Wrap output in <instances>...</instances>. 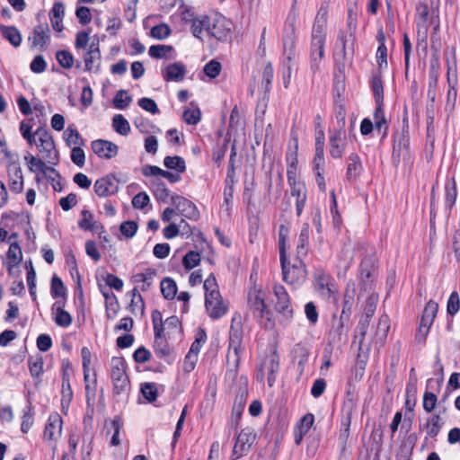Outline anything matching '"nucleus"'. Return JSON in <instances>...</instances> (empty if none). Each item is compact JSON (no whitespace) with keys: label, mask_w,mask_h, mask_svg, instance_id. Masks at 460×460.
<instances>
[{"label":"nucleus","mask_w":460,"mask_h":460,"mask_svg":"<svg viewBox=\"0 0 460 460\" xmlns=\"http://www.w3.org/2000/svg\"><path fill=\"white\" fill-rule=\"evenodd\" d=\"M296 29L294 25V22H290L285 28V35L283 39V49L284 55L287 57L288 60H291L296 54Z\"/></svg>","instance_id":"nucleus-20"},{"label":"nucleus","mask_w":460,"mask_h":460,"mask_svg":"<svg viewBox=\"0 0 460 460\" xmlns=\"http://www.w3.org/2000/svg\"><path fill=\"white\" fill-rule=\"evenodd\" d=\"M82 219L78 222V226L85 231L98 232L102 229L99 222L93 220V214L88 210H83L81 213Z\"/></svg>","instance_id":"nucleus-30"},{"label":"nucleus","mask_w":460,"mask_h":460,"mask_svg":"<svg viewBox=\"0 0 460 460\" xmlns=\"http://www.w3.org/2000/svg\"><path fill=\"white\" fill-rule=\"evenodd\" d=\"M58 64L64 68H71L74 66V57L68 50H59L56 54Z\"/></svg>","instance_id":"nucleus-51"},{"label":"nucleus","mask_w":460,"mask_h":460,"mask_svg":"<svg viewBox=\"0 0 460 460\" xmlns=\"http://www.w3.org/2000/svg\"><path fill=\"white\" fill-rule=\"evenodd\" d=\"M161 292L165 299H173L177 294V286L173 279L165 278L161 281Z\"/></svg>","instance_id":"nucleus-41"},{"label":"nucleus","mask_w":460,"mask_h":460,"mask_svg":"<svg viewBox=\"0 0 460 460\" xmlns=\"http://www.w3.org/2000/svg\"><path fill=\"white\" fill-rule=\"evenodd\" d=\"M354 248L351 245H345L341 250L339 258V267L346 271L354 260Z\"/></svg>","instance_id":"nucleus-38"},{"label":"nucleus","mask_w":460,"mask_h":460,"mask_svg":"<svg viewBox=\"0 0 460 460\" xmlns=\"http://www.w3.org/2000/svg\"><path fill=\"white\" fill-rule=\"evenodd\" d=\"M137 224L135 221H125L119 226L120 233L127 238H132L137 231Z\"/></svg>","instance_id":"nucleus-61"},{"label":"nucleus","mask_w":460,"mask_h":460,"mask_svg":"<svg viewBox=\"0 0 460 460\" xmlns=\"http://www.w3.org/2000/svg\"><path fill=\"white\" fill-rule=\"evenodd\" d=\"M65 302L57 301L52 305L53 319L57 325L67 328L71 325L73 318L71 314L64 309Z\"/></svg>","instance_id":"nucleus-22"},{"label":"nucleus","mask_w":460,"mask_h":460,"mask_svg":"<svg viewBox=\"0 0 460 460\" xmlns=\"http://www.w3.org/2000/svg\"><path fill=\"white\" fill-rule=\"evenodd\" d=\"M50 40V30L48 23L39 24L34 27L28 41L31 49L44 50L48 48Z\"/></svg>","instance_id":"nucleus-14"},{"label":"nucleus","mask_w":460,"mask_h":460,"mask_svg":"<svg viewBox=\"0 0 460 460\" xmlns=\"http://www.w3.org/2000/svg\"><path fill=\"white\" fill-rule=\"evenodd\" d=\"M181 331V322L180 319L176 315H172L164 321L162 324V329L159 332V334L166 336L170 338L171 336L180 332Z\"/></svg>","instance_id":"nucleus-29"},{"label":"nucleus","mask_w":460,"mask_h":460,"mask_svg":"<svg viewBox=\"0 0 460 460\" xmlns=\"http://www.w3.org/2000/svg\"><path fill=\"white\" fill-rule=\"evenodd\" d=\"M206 332L203 330H199L197 332L195 341L192 342L188 353L195 354L196 357H198V354L200 351L201 347L206 343Z\"/></svg>","instance_id":"nucleus-54"},{"label":"nucleus","mask_w":460,"mask_h":460,"mask_svg":"<svg viewBox=\"0 0 460 460\" xmlns=\"http://www.w3.org/2000/svg\"><path fill=\"white\" fill-rule=\"evenodd\" d=\"M162 75L165 81L180 82L185 77L186 68L181 63L175 62L168 65L162 72Z\"/></svg>","instance_id":"nucleus-25"},{"label":"nucleus","mask_w":460,"mask_h":460,"mask_svg":"<svg viewBox=\"0 0 460 460\" xmlns=\"http://www.w3.org/2000/svg\"><path fill=\"white\" fill-rule=\"evenodd\" d=\"M150 34L155 39L164 40L171 34V29L167 24L161 23L154 26L151 29Z\"/></svg>","instance_id":"nucleus-56"},{"label":"nucleus","mask_w":460,"mask_h":460,"mask_svg":"<svg viewBox=\"0 0 460 460\" xmlns=\"http://www.w3.org/2000/svg\"><path fill=\"white\" fill-rule=\"evenodd\" d=\"M51 295L53 297H65L66 288L60 278L54 276L51 279Z\"/></svg>","instance_id":"nucleus-57"},{"label":"nucleus","mask_w":460,"mask_h":460,"mask_svg":"<svg viewBox=\"0 0 460 460\" xmlns=\"http://www.w3.org/2000/svg\"><path fill=\"white\" fill-rule=\"evenodd\" d=\"M156 271L153 269H147L145 272L137 273L132 277L135 283H142V290H147L153 283Z\"/></svg>","instance_id":"nucleus-35"},{"label":"nucleus","mask_w":460,"mask_h":460,"mask_svg":"<svg viewBox=\"0 0 460 460\" xmlns=\"http://www.w3.org/2000/svg\"><path fill=\"white\" fill-rule=\"evenodd\" d=\"M93 151L101 158L111 159L118 154V146L111 141L98 139L92 142Z\"/></svg>","instance_id":"nucleus-19"},{"label":"nucleus","mask_w":460,"mask_h":460,"mask_svg":"<svg viewBox=\"0 0 460 460\" xmlns=\"http://www.w3.org/2000/svg\"><path fill=\"white\" fill-rule=\"evenodd\" d=\"M172 48L167 45H153L149 48L148 54L154 58H164Z\"/></svg>","instance_id":"nucleus-59"},{"label":"nucleus","mask_w":460,"mask_h":460,"mask_svg":"<svg viewBox=\"0 0 460 460\" xmlns=\"http://www.w3.org/2000/svg\"><path fill=\"white\" fill-rule=\"evenodd\" d=\"M345 131L336 130L330 137V154L333 158H341L344 152Z\"/></svg>","instance_id":"nucleus-24"},{"label":"nucleus","mask_w":460,"mask_h":460,"mask_svg":"<svg viewBox=\"0 0 460 460\" xmlns=\"http://www.w3.org/2000/svg\"><path fill=\"white\" fill-rule=\"evenodd\" d=\"M374 120H375V127L376 129L381 131L383 128L385 129V132L387 129V121L385 116V111L383 109V103H376V108L374 112Z\"/></svg>","instance_id":"nucleus-47"},{"label":"nucleus","mask_w":460,"mask_h":460,"mask_svg":"<svg viewBox=\"0 0 460 460\" xmlns=\"http://www.w3.org/2000/svg\"><path fill=\"white\" fill-rule=\"evenodd\" d=\"M129 309L133 314H143L144 312V300L137 288L131 291V302Z\"/></svg>","instance_id":"nucleus-46"},{"label":"nucleus","mask_w":460,"mask_h":460,"mask_svg":"<svg viewBox=\"0 0 460 460\" xmlns=\"http://www.w3.org/2000/svg\"><path fill=\"white\" fill-rule=\"evenodd\" d=\"M273 300L274 309L279 315L280 324L288 325L293 318V307L291 305L290 297L286 288L281 285H274Z\"/></svg>","instance_id":"nucleus-6"},{"label":"nucleus","mask_w":460,"mask_h":460,"mask_svg":"<svg viewBox=\"0 0 460 460\" xmlns=\"http://www.w3.org/2000/svg\"><path fill=\"white\" fill-rule=\"evenodd\" d=\"M167 338L159 332L155 333L154 349L158 358L168 361L172 356L173 349L167 342Z\"/></svg>","instance_id":"nucleus-23"},{"label":"nucleus","mask_w":460,"mask_h":460,"mask_svg":"<svg viewBox=\"0 0 460 460\" xmlns=\"http://www.w3.org/2000/svg\"><path fill=\"white\" fill-rule=\"evenodd\" d=\"M256 439V433L252 428L243 429L236 437L232 452V460L246 456Z\"/></svg>","instance_id":"nucleus-10"},{"label":"nucleus","mask_w":460,"mask_h":460,"mask_svg":"<svg viewBox=\"0 0 460 460\" xmlns=\"http://www.w3.org/2000/svg\"><path fill=\"white\" fill-rule=\"evenodd\" d=\"M242 316L240 314H235L232 318L230 332H229V347L226 357V361L229 367L236 369L239 362V349L242 341L241 333Z\"/></svg>","instance_id":"nucleus-5"},{"label":"nucleus","mask_w":460,"mask_h":460,"mask_svg":"<svg viewBox=\"0 0 460 460\" xmlns=\"http://www.w3.org/2000/svg\"><path fill=\"white\" fill-rule=\"evenodd\" d=\"M94 191L99 197L114 195L119 190L118 181L113 175H106L94 183Z\"/></svg>","instance_id":"nucleus-17"},{"label":"nucleus","mask_w":460,"mask_h":460,"mask_svg":"<svg viewBox=\"0 0 460 460\" xmlns=\"http://www.w3.org/2000/svg\"><path fill=\"white\" fill-rule=\"evenodd\" d=\"M7 181L10 190L14 193H20L23 190V175L21 166L13 163L7 167Z\"/></svg>","instance_id":"nucleus-18"},{"label":"nucleus","mask_w":460,"mask_h":460,"mask_svg":"<svg viewBox=\"0 0 460 460\" xmlns=\"http://www.w3.org/2000/svg\"><path fill=\"white\" fill-rule=\"evenodd\" d=\"M266 292L261 288H251L247 296L248 308L261 327L272 330L276 322L273 313L266 304Z\"/></svg>","instance_id":"nucleus-2"},{"label":"nucleus","mask_w":460,"mask_h":460,"mask_svg":"<svg viewBox=\"0 0 460 460\" xmlns=\"http://www.w3.org/2000/svg\"><path fill=\"white\" fill-rule=\"evenodd\" d=\"M112 127L117 133L122 136H127L130 131L128 121L121 114L113 117Z\"/></svg>","instance_id":"nucleus-43"},{"label":"nucleus","mask_w":460,"mask_h":460,"mask_svg":"<svg viewBox=\"0 0 460 460\" xmlns=\"http://www.w3.org/2000/svg\"><path fill=\"white\" fill-rule=\"evenodd\" d=\"M172 203L182 217L194 221L199 218V211L196 205L186 198L181 196L172 197Z\"/></svg>","instance_id":"nucleus-15"},{"label":"nucleus","mask_w":460,"mask_h":460,"mask_svg":"<svg viewBox=\"0 0 460 460\" xmlns=\"http://www.w3.org/2000/svg\"><path fill=\"white\" fill-rule=\"evenodd\" d=\"M441 424L440 418L438 415H433L431 418L428 420L426 424L427 434L430 438L436 437L440 431Z\"/></svg>","instance_id":"nucleus-53"},{"label":"nucleus","mask_w":460,"mask_h":460,"mask_svg":"<svg viewBox=\"0 0 460 460\" xmlns=\"http://www.w3.org/2000/svg\"><path fill=\"white\" fill-rule=\"evenodd\" d=\"M111 378L115 394H126L130 388V383L125 371V362L122 358L113 357L111 360Z\"/></svg>","instance_id":"nucleus-7"},{"label":"nucleus","mask_w":460,"mask_h":460,"mask_svg":"<svg viewBox=\"0 0 460 460\" xmlns=\"http://www.w3.org/2000/svg\"><path fill=\"white\" fill-rule=\"evenodd\" d=\"M205 307L208 316L212 319H219L228 310V304L226 302L218 290L217 279L210 274L204 281Z\"/></svg>","instance_id":"nucleus-3"},{"label":"nucleus","mask_w":460,"mask_h":460,"mask_svg":"<svg viewBox=\"0 0 460 460\" xmlns=\"http://www.w3.org/2000/svg\"><path fill=\"white\" fill-rule=\"evenodd\" d=\"M371 86L375 95L376 103H383V84L379 76H374L371 80Z\"/></svg>","instance_id":"nucleus-58"},{"label":"nucleus","mask_w":460,"mask_h":460,"mask_svg":"<svg viewBox=\"0 0 460 460\" xmlns=\"http://www.w3.org/2000/svg\"><path fill=\"white\" fill-rule=\"evenodd\" d=\"M8 259L13 262V265L18 264L22 260V251L20 246L12 243L7 252Z\"/></svg>","instance_id":"nucleus-64"},{"label":"nucleus","mask_w":460,"mask_h":460,"mask_svg":"<svg viewBox=\"0 0 460 460\" xmlns=\"http://www.w3.org/2000/svg\"><path fill=\"white\" fill-rule=\"evenodd\" d=\"M65 14V7L61 2L54 4L52 9L49 12V19L51 22L52 28L60 32L63 31V17Z\"/></svg>","instance_id":"nucleus-27"},{"label":"nucleus","mask_w":460,"mask_h":460,"mask_svg":"<svg viewBox=\"0 0 460 460\" xmlns=\"http://www.w3.org/2000/svg\"><path fill=\"white\" fill-rule=\"evenodd\" d=\"M349 319V314L343 308L341 315L337 317L333 315L331 321V328L328 332V341L330 344H335L341 341L347 334V327Z\"/></svg>","instance_id":"nucleus-11"},{"label":"nucleus","mask_w":460,"mask_h":460,"mask_svg":"<svg viewBox=\"0 0 460 460\" xmlns=\"http://www.w3.org/2000/svg\"><path fill=\"white\" fill-rule=\"evenodd\" d=\"M137 103L139 107H141L146 111L150 112L151 114L159 113V109L156 102L151 98L143 97L138 100Z\"/></svg>","instance_id":"nucleus-62"},{"label":"nucleus","mask_w":460,"mask_h":460,"mask_svg":"<svg viewBox=\"0 0 460 460\" xmlns=\"http://www.w3.org/2000/svg\"><path fill=\"white\" fill-rule=\"evenodd\" d=\"M132 98L125 90H119L113 99V104L115 108L124 110L130 104Z\"/></svg>","instance_id":"nucleus-49"},{"label":"nucleus","mask_w":460,"mask_h":460,"mask_svg":"<svg viewBox=\"0 0 460 460\" xmlns=\"http://www.w3.org/2000/svg\"><path fill=\"white\" fill-rule=\"evenodd\" d=\"M310 226L308 224H304L299 234L298 243L296 246L298 257L305 256L307 252V245L309 243Z\"/></svg>","instance_id":"nucleus-36"},{"label":"nucleus","mask_w":460,"mask_h":460,"mask_svg":"<svg viewBox=\"0 0 460 460\" xmlns=\"http://www.w3.org/2000/svg\"><path fill=\"white\" fill-rule=\"evenodd\" d=\"M64 138L68 146H80L84 145V139L76 128L68 127L64 132Z\"/></svg>","instance_id":"nucleus-39"},{"label":"nucleus","mask_w":460,"mask_h":460,"mask_svg":"<svg viewBox=\"0 0 460 460\" xmlns=\"http://www.w3.org/2000/svg\"><path fill=\"white\" fill-rule=\"evenodd\" d=\"M328 10L325 6L319 9L312 29L310 44L311 69L315 72L319 69L321 61L324 58V45L326 39Z\"/></svg>","instance_id":"nucleus-1"},{"label":"nucleus","mask_w":460,"mask_h":460,"mask_svg":"<svg viewBox=\"0 0 460 460\" xmlns=\"http://www.w3.org/2000/svg\"><path fill=\"white\" fill-rule=\"evenodd\" d=\"M101 59V52L98 42H92L89 49L84 55V66L86 71H92L96 63Z\"/></svg>","instance_id":"nucleus-28"},{"label":"nucleus","mask_w":460,"mask_h":460,"mask_svg":"<svg viewBox=\"0 0 460 460\" xmlns=\"http://www.w3.org/2000/svg\"><path fill=\"white\" fill-rule=\"evenodd\" d=\"M73 399V391L70 385V376L67 370H64L62 376V387H61V407L62 411L66 413L69 404Z\"/></svg>","instance_id":"nucleus-26"},{"label":"nucleus","mask_w":460,"mask_h":460,"mask_svg":"<svg viewBox=\"0 0 460 460\" xmlns=\"http://www.w3.org/2000/svg\"><path fill=\"white\" fill-rule=\"evenodd\" d=\"M438 310V303L430 300L425 306L420 321L432 324Z\"/></svg>","instance_id":"nucleus-45"},{"label":"nucleus","mask_w":460,"mask_h":460,"mask_svg":"<svg viewBox=\"0 0 460 460\" xmlns=\"http://www.w3.org/2000/svg\"><path fill=\"white\" fill-rule=\"evenodd\" d=\"M221 70H222V66H221L220 62H218L215 59L210 60L203 67V71H204L205 75L207 76H208L210 79H214L217 76H218Z\"/></svg>","instance_id":"nucleus-52"},{"label":"nucleus","mask_w":460,"mask_h":460,"mask_svg":"<svg viewBox=\"0 0 460 460\" xmlns=\"http://www.w3.org/2000/svg\"><path fill=\"white\" fill-rule=\"evenodd\" d=\"M459 307H460L459 296L456 291H454L451 293V295L448 298V301H447V314H449L451 315H455L458 312Z\"/></svg>","instance_id":"nucleus-63"},{"label":"nucleus","mask_w":460,"mask_h":460,"mask_svg":"<svg viewBox=\"0 0 460 460\" xmlns=\"http://www.w3.org/2000/svg\"><path fill=\"white\" fill-rule=\"evenodd\" d=\"M288 181L290 185V191L293 197L296 198V210L297 216L302 214L306 201V188L305 185L296 180L295 173L288 169Z\"/></svg>","instance_id":"nucleus-13"},{"label":"nucleus","mask_w":460,"mask_h":460,"mask_svg":"<svg viewBox=\"0 0 460 460\" xmlns=\"http://www.w3.org/2000/svg\"><path fill=\"white\" fill-rule=\"evenodd\" d=\"M281 266H282V274L283 280L291 285H300L306 279V270L305 268V264L299 259L295 260V261L290 264L287 261V256L284 255V250L281 249Z\"/></svg>","instance_id":"nucleus-8"},{"label":"nucleus","mask_w":460,"mask_h":460,"mask_svg":"<svg viewBox=\"0 0 460 460\" xmlns=\"http://www.w3.org/2000/svg\"><path fill=\"white\" fill-rule=\"evenodd\" d=\"M263 370H266L268 373V385L270 386H273L275 381H276V373L279 370V362L275 361L273 358L270 359L269 361H266L261 366L260 372L262 373Z\"/></svg>","instance_id":"nucleus-42"},{"label":"nucleus","mask_w":460,"mask_h":460,"mask_svg":"<svg viewBox=\"0 0 460 460\" xmlns=\"http://www.w3.org/2000/svg\"><path fill=\"white\" fill-rule=\"evenodd\" d=\"M210 26V17L202 15L199 18H194L191 23V31L196 38H200V34L203 31L208 33Z\"/></svg>","instance_id":"nucleus-34"},{"label":"nucleus","mask_w":460,"mask_h":460,"mask_svg":"<svg viewBox=\"0 0 460 460\" xmlns=\"http://www.w3.org/2000/svg\"><path fill=\"white\" fill-rule=\"evenodd\" d=\"M29 370L33 377H40L43 373V358L40 355L30 357L28 359Z\"/></svg>","instance_id":"nucleus-44"},{"label":"nucleus","mask_w":460,"mask_h":460,"mask_svg":"<svg viewBox=\"0 0 460 460\" xmlns=\"http://www.w3.org/2000/svg\"><path fill=\"white\" fill-rule=\"evenodd\" d=\"M32 125L31 120H22L20 123V133L22 137L27 141L29 146H32V141L36 137V130L34 132L31 131Z\"/></svg>","instance_id":"nucleus-48"},{"label":"nucleus","mask_w":460,"mask_h":460,"mask_svg":"<svg viewBox=\"0 0 460 460\" xmlns=\"http://www.w3.org/2000/svg\"><path fill=\"white\" fill-rule=\"evenodd\" d=\"M25 161L28 164V168L32 172H40L46 173L48 171H54L46 164V161L41 158H38L32 155L24 156Z\"/></svg>","instance_id":"nucleus-31"},{"label":"nucleus","mask_w":460,"mask_h":460,"mask_svg":"<svg viewBox=\"0 0 460 460\" xmlns=\"http://www.w3.org/2000/svg\"><path fill=\"white\" fill-rule=\"evenodd\" d=\"M0 31L4 39H6L13 47H18L22 43V35L17 28L13 26H0Z\"/></svg>","instance_id":"nucleus-32"},{"label":"nucleus","mask_w":460,"mask_h":460,"mask_svg":"<svg viewBox=\"0 0 460 460\" xmlns=\"http://www.w3.org/2000/svg\"><path fill=\"white\" fill-rule=\"evenodd\" d=\"M349 30L347 31H340L337 40V49L334 58L337 62H344L348 58L351 59L354 54V35L351 28L352 22L349 21Z\"/></svg>","instance_id":"nucleus-9"},{"label":"nucleus","mask_w":460,"mask_h":460,"mask_svg":"<svg viewBox=\"0 0 460 460\" xmlns=\"http://www.w3.org/2000/svg\"><path fill=\"white\" fill-rule=\"evenodd\" d=\"M164 165L171 170H175L177 172H183L186 170V164L182 157L179 155L166 156L164 159Z\"/></svg>","instance_id":"nucleus-40"},{"label":"nucleus","mask_w":460,"mask_h":460,"mask_svg":"<svg viewBox=\"0 0 460 460\" xmlns=\"http://www.w3.org/2000/svg\"><path fill=\"white\" fill-rule=\"evenodd\" d=\"M362 164L359 156L352 153L349 156V163L347 166V177L349 180L356 179L361 172Z\"/></svg>","instance_id":"nucleus-33"},{"label":"nucleus","mask_w":460,"mask_h":460,"mask_svg":"<svg viewBox=\"0 0 460 460\" xmlns=\"http://www.w3.org/2000/svg\"><path fill=\"white\" fill-rule=\"evenodd\" d=\"M200 261V254L197 252L190 251L185 254L182 259V265L187 270L195 268Z\"/></svg>","instance_id":"nucleus-55"},{"label":"nucleus","mask_w":460,"mask_h":460,"mask_svg":"<svg viewBox=\"0 0 460 460\" xmlns=\"http://www.w3.org/2000/svg\"><path fill=\"white\" fill-rule=\"evenodd\" d=\"M183 119L187 124L196 125L201 119V112L199 108L189 109L183 112Z\"/></svg>","instance_id":"nucleus-60"},{"label":"nucleus","mask_w":460,"mask_h":460,"mask_svg":"<svg viewBox=\"0 0 460 460\" xmlns=\"http://www.w3.org/2000/svg\"><path fill=\"white\" fill-rule=\"evenodd\" d=\"M141 393L149 402H153L157 398V386L154 383H144L141 385Z\"/></svg>","instance_id":"nucleus-50"},{"label":"nucleus","mask_w":460,"mask_h":460,"mask_svg":"<svg viewBox=\"0 0 460 460\" xmlns=\"http://www.w3.org/2000/svg\"><path fill=\"white\" fill-rule=\"evenodd\" d=\"M389 328L390 325L388 317L386 315L381 316L376 326V332L375 335L376 343H384L387 337Z\"/></svg>","instance_id":"nucleus-37"},{"label":"nucleus","mask_w":460,"mask_h":460,"mask_svg":"<svg viewBox=\"0 0 460 460\" xmlns=\"http://www.w3.org/2000/svg\"><path fill=\"white\" fill-rule=\"evenodd\" d=\"M62 419L58 413L50 414L44 429V438L47 440H58L61 436Z\"/></svg>","instance_id":"nucleus-21"},{"label":"nucleus","mask_w":460,"mask_h":460,"mask_svg":"<svg viewBox=\"0 0 460 460\" xmlns=\"http://www.w3.org/2000/svg\"><path fill=\"white\" fill-rule=\"evenodd\" d=\"M32 146H35L40 154L42 159L47 164L56 165L58 163V152L56 148L54 140L50 133L42 127L36 129V137L32 141Z\"/></svg>","instance_id":"nucleus-4"},{"label":"nucleus","mask_w":460,"mask_h":460,"mask_svg":"<svg viewBox=\"0 0 460 460\" xmlns=\"http://www.w3.org/2000/svg\"><path fill=\"white\" fill-rule=\"evenodd\" d=\"M369 325V320L366 317L364 320L359 321L357 326V334L355 340L358 339V366L360 368V376H362L366 367L369 346H364V339Z\"/></svg>","instance_id":"nucleus-12"},{"label":"nucleus","mask_w":460,"mask_h":460,"mask_svg":"<svg viewBox=\"0 0 460 460\" xmlns=\"http://www.w3.org/2000/svg\"><path fill=\"white\" fill-rule=\"evenodd\" d=\"M231 31V23L224 16L210 18L208 33L218 40H226Z\"/></svg>","instance_id":"nucleus-16"}]
</instances>
